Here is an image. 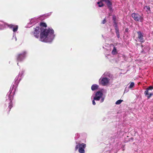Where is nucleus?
I'll list each match as a JSON object with an SVG mask.
<instances>
[{
  "label": "nucleus",
  "mask_w": 153,
  "mask_h": 153,
  "mask_svg": "<svg viewBox=\"0 0 153 153\" xmlns=\"http://www.w3.org/2000/svg\"><path fill=\"white\" fill-rule=\"evenodd\" d=\"M26 52H24L22 53L19 54L17 57L18 60V61H21L26 56Z\"/></svg>",
  "instance_id": "11"
},
{
  "label": "nucleus",
  "mask_w": 153,
  "mask_h": 153,
  "mask_svg": "<svg viewBox=\"0 0 153 153\" xmlns=\"http://www.w3.org/2000/svg\"><path fill=\"white\" fill-rule=\"evenodd\" d=\"M24 72L22 71L19 72V75L16 77L15 79V83L13 86L17 85L22 78V76L23 75Z\"/></svg>",
  "instance_id": "7"
},
{
  "label": "nucleus",
  "mask_w": 153,
  "mask_h": 153,
  "mask_svg": "<svg viewBox=\"0 0 153 153\" xmlns=\"http://www.w3.org/2000/svg\"><path fill=\"white\" fill-rule=\"evenodd\" d=\"M115 19V18H114V17H113V19Z\"/></svg>",
  "instance_id": "27"
},
{
  "label": "nucleus",
  "mask_w": 153,
  "mask_h": 153,
  "mask_svg": "<svg viewBox=\"0 0 153 153\" xmlns=\"http://www.w3.org/2000/svg\"><path fill=\"white\" fill-rule=\"evenodd\" d=\"M86 147V145L84 143L81 144L77 143L75 147V149L76 150L78 149L79 152L80 153H85V149Z\"/></svg>",
  "instance_id": "4"
},
{
  "label": "nucleus",
  "mask_w": 153,
  "mask_h": 153,
  "mask_svg": "<svg viewBox=\"0 0 153 153\" xmlns=\"http://www.w3.org/2000/svg\"><path fill=\"white\" fill-rule=\"evenodd\" d=\"M138 34V38L141 42H143V35L140 32H137Z\"/></svg>",
  "instance_id": "13"
},
{
  "label": "nucleus",
  "mask_w": 153,
  "mask_h": 153,
  "mask_svg": "<svg viewBox=\"0 0 153 153\" xmlns=\"http://www.w3.org/2000/svg\"><path fill=\"white\" fill-rule=\"evenodd\" d=\"M144 93L146 95H147L148 98H150L153 95V87H149Z\"/></svg>",
  "instance_id": "8"
},
{
  "label": "nucleus",
  "mask_w": 153,
  "mask_h": 153,
  "mask_svg": "<svg viewBox=\"0 0 153 153\" xmlns=\"http://www.w3.org/2000/svg\"><path fill=\"white\" fill-rule=\"evenodd\" d=\"M105 92V91L103 89H102L100 91H97L95 94L94 99L98 101L101 98L100 102H103L105 98V97H103V93Z\"/></svg>",
  "instance_id": "3"
},
{
  "label": "nucleus",
  "mask_w": 153,
  "mask_h": 153,
  "mask_svg": "<svg viewBox=\"0 0 153 153\" xmlns=\"http://www.w3.org/2000/svg\"><path fill=\"white\" fill-rule=\"evenodd\" d=\"M78 135V134H76V135L77 136V135Z\"/></svg>",
  "instance_id": "28"
},
{
  "label": "nucleus",
  "mask_w": 153,
  "mask_h": 153,
  "mask_svg": "<svg viewBox=\"0 0 153 153\" xmlns=\"http://www.w3.org/2000/svg\"><path fill=\"white\" fill-rule=\"evenodd\" d=\"M40 30V29L39 26L36 27L34 31L33 32V35L36 38H39Z\"/></svg>",
  "instance_id": "10"
},
{
  "label": "nucleus",
  "mask_w": 153,
  "mask_h": 153,
  "mask_svg": "<svg viewBox=\"0 0 153 153\" xmlns=\"http://www.w3.org/2000/svg\"><path fill=\"white\" fill-rule=\"evenodd\" d=\"M92 86H98L97 85H96V84H93V85Z\"/></svg>",
  "instance_id": "26"
},
{
  "label": "nucleus",
  "mask_w": 153,
  "mask_h": 153,
  "mask_svg": "<svg viewBox=\"0 0 153 153\" xmlns=\"http://www.w3.org/2000/svg\"><path fill=\"white\" fill-rule=\"evenodd\" d=\"M8 27H9L12 30L13 32V39L14 38L15 41L17 40V38L15 36V33L16 32L18 29V25H9L7 24Z\"/></svg>",
  "instance_id": "5"
},
{
  "label": "nucleus",
  "mask_w": 153,
  "mask_h": 153,
  "mask_svg": "<svg viewBox=\"0 0 153 153\" xmlns=\"http://www.w3.org/2000/svg\"><path fill=\"white\" fill-rule=\"evenodd\" d=\"M145 9H147L148 10H150V7H148V6H145V8H144Z\"/></svg>",
  "instance_id": "22"
},
{
  "label": "nucleus",
  "mask_w": 153,
  "mask_h": 153,
  "mask_svg": "<svg viewBox=\"0 0 153 153\" xmlns=\"http://www.w3.org/2000/svg\"><path fill=\"white\" fill-rule=\"evenodd\" d=\"M105 22H106L105 20V19H104L102 21V23L103 24H104L105 23Z\"/></svg>",
  "instance_id": "25"
},
{
  "label": "nucleus",
  "mask_w": 153,
  "mask_h": 153,
  "mask_svg": "<svg viewBox=\"0 0 153 153\" xmlns=\"http://www.w3.org/2000/svg\"><path fill=\"white\" fill-rule=\"evenodd\" d=\"M36 22V19H32L31 20L30 23L31 24H32L33 23H34V22Z\"/></svg>",
  "instance_id": "19"
},
{
  "label": "nucleus",
  "mask_w": 153,
  "mask_h": 153,
  "mask_svg": "<svg viewBox=\"0 0 153 153\" xmlns=\"http://www.w3.org/2000/svg\"><path fill=\"white\" fill-rule=\"evenodd\" d=\"M6 23L2 21H0V30H3L7 27V26Z\"/></svg>",
  "instance_id": "12"
},
{
  "label": "nucleus",
  "mask_w": 153,
  "mask_h": 153,
  "mask_svg": "<svg viewBox=\"0 0 153 153\" xmlns=\"http://www.w3.org/2000/svg\"><path fill=\"white\" fill-rule=\"evenodd\" d=\"M131 16L136 21H140L142 22L143 21V17L138 14L133 13L132 14Z\"/></svg>",
  "instance_id": "9"
},
{
  "label": "nucleus",
  "mask_w": 153,
  "mask_h": 153,
  "mask_svg": "<svg viewBox=\"0 0 153 153\" xmlns=\"http://www.w3.org/2000/svg\"><path fill=\"white\" fill-rule=\"evenodd\" d=\"M133 87H126L125 88L124 93H127L129 90V89H132Z\"/></svg>",
  "instance_id": "15"
},
{
  "label": "nucleus",
  "mask_w": 153,
  "mask_h": 153,
  "mask_svg": "<svg viewBox=\"0 0 153 153\" xmlns=\"http://www.w3.org/2000/svg\"><path fill=\"white\" fill-rule=\"evenodd\" d=\"M134 84L133 82H131L129 86H134Z\"/></svg>",
  "instance_id": "23"
},
{
  "label": "nucleus",
  "mask_w": 153,
  "mask_h": 153,
  "mask_svg": "<svg viewBox=\"0 0 153 153\" xmlns=\"http://www.w3.org/2000/svg\"><path fill=\"white\" fill-rule=\"evenodd\" d=\"M17 87H10L9 91L7 93L6 97L5 104L8 105V107L10 109L12 107V100L13 95L16 90Z\"/></svg>",
  "instance_id": "2"
},
{
  "label": "nucleus",
  "mask_w": 153,
  "mask_h": 153,
  "mask_svg": "<svg viewBox=\"0 0 153 153\" xmlns=\"http://www.w3.org/2000/svg\"><path fill=\"white\" fill-rule=\"evenodd\" d=\"M112 54L113 55H115L117 53V49L116 48L114 47L113 50L112 51Z\"/></svg>",
  "instance_id": "16"
},
{
  "label": "nucleus",
  "mask_w": 153,
  "mask_h": 153,
  "mask_svg": "<svg viewBox=\"0 0 153 153\" xmlns=\"http://www.w3.org/2000/svg\"><path fill=\"white\" fill-rule=\"evenodd\" d=\"M103 1H105L107 4V5L109 7H110L111 6V2L109 0H102Z\"/></svg>",
  "instance_id": "14"
},
{
  "label": "nucleus",
  "mask_w": 153,
  "mask_h": 153,
  "mask_svg": "<svg viewBox=\"0 0 153 153\" xmlns=\"http://www.w3.org/2000/svg\"><path fill=\"white\" fill-rule=\"evenodd\" d=\"M98 87H91V90L92 91L97 90L98 89Z\"/></svg>",
  "instance_id": "21"
},
{
  "label": "nucleus",
  "mask_w": 153,
  "mask_h": 153,
  "mask_svg": "<svg viewBox=\"0 0 153 153\" xmlns=\"http://www.w3.org/2000/svg\"><path fill=\"white\" fill-rule=\"evenodd\" d=\"M97 4H98V6L100 7H101L103 6V4L102 2L101 1H99L97 2Z\"/></svg>",
  "instance_id": "17"
},
{
  "label": "nucleus",
  "mask_w": 153,
  "mask_h": 153,
  "mask_svg": "<svg viewBox=\"0 0 153 153\" xmlns=\"http://www.w3.org/2000/svg\"><path fill=\"white\" fill-rule=\"evenodd\" d=\"M115 27H116L115 29H116V33L117 34V37L118 38H119L120 37V35H119V32H118V31H117V28L116 27V25H115Z\"/></svg>",
  "instance_id": "20"
},
{
  "label": "nucleus",
  "mask_w": 153,
  "mask_h": 153,
  "mask_svg": "<svg viewBox=\"0 0 153 153\" xmlns=\"http://www.w3.org/2000/svg\"><path fill=\"white\" fill-rule=\"evenodd\" d=\"M94 100H94L92 101V104L93 105H94L96 104V103H95V102L94 101Z\"/></svg>",
  "instance_id": "24"
},
{
  "label": "nucleus",
  "mask_w": 153,
  "mask_h": 153,
  "mask_svg": "<svg viewBox=\"0 0 153 153\" xmlns=\"http://www.w3.org/2000/svg\"><path fill=\"white\" fill-rule=\"evenodd\" d=\"M123 101V100H119L117 101L115 103L117 105H119Z\"/></svg>",
  "instance_id": "18"
},
{
  "label": "nucleus",
  "mask_w": 153,
  "mask_h": 153,
  "mask_svg": "<svg viewBox=\"0 0 153 153\" xmlns=\"http://www.w3.org/2000/svg\"><path fill=\"white\" fill-rule=\"evenodd\" d=\"M47 25L45 23H41L39 27L40 29V40L44 42H51L54 37V30L52 28L47 29Z\"/></svg>",
  "instance_id": "1"
},
{
  "label": "nucleus",
  "mask_w": 153,
  "mask_h": 153,
  "mask_svg": "<svg viewBox=\"0 0 153 153\" xmlns=\"http://www.w3.org/2000/svg\"><path fill=\"white\" fill-rule=\"evenodd\" d=\"M99 83L103 85H108L109 83V79L106 77L102 76L99 79Z\"/></svg>",
  "instance_id": "6"
}]
</instances>
